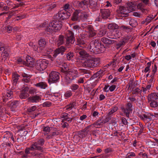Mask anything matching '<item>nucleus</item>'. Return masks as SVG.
Listing matches in <instances>:
<instances>
[{"instance_id":"1","label":"nucleus","mask_w":158,"mask_h":158,"mask_svg":"<svg viewBox=\"0 0 158 158\" xmlns=\"http://www.w3.org/2000/svg\"><path fill=\"white\" fill-rule=\"evenodd\" d=\"M88 49L92 53L98 54L103 52L105 50L106 47L98 40H95L90 42Z\"/></svg>"},{"instance_id":"2","label":"nucleus","mask_w":158,"mask_h":158,"mask_svg":"<svg viewBox=\"0 0 158 158\" xmlns=\"http://www.w3.org/2000/svg\"><path fill=\"white\" fill-rule=\"evenodd\" d=\"M127 8L123 6H119L117 10L119 16L126 17L128 15V13L135 10V5L132 2L128 4Z\"/></svg>"},{"instance_id":"3","label":"nucleus","mask_w":158,"mask_h":158,"mask_svg":"<svg viewBox=\"0 0 158 158\" xmlns=\"http://www.w3.org/2000/svg\"><path fill=\"white\" fill-rule=\"evenodd\" d=\"M62 26V23L59 20H54L50 22L49 26L45 29V31L47 34H50L61 29Z\"/></svg>"},{"instance_id":"4","label":"nucleus","mask_w":158,"mask_h":158,"mask_svg":"<svg viewBox=\"0 0 158 158\" xmlns=\"http://www.w3.org/2000/svg\"><path fill=\"white\" fill-rule=\"evenodd\" d=\"M100 64L98 58H88L82 63V66L86 68H94L99 66Z\"/></svg>"},{"instance_id":"5","label":"nucleus","mask_w":158,"mask_h":158,"mask_svg":"<svg viewBox=\"0 0 158 158\" xmlns=\"http://www.w3.org/2000/svg\"><path fill=\"white\" fill-rule=\"evenodd\" d=\"M65 77V81L67 84H68L72 81L78 76V72L76 69H69L68 73H66Z\"/></svg>"},{"instance_id":"6","label":"nucleus","mask_w":158,"mask_h":158,"mask_svg":"<svg viewBox=\"0 0 158 158\" xmlns=\"http://www.w3.org/2000/svg\"><path fill=\"white\" fill-rule=\"evenodd\" d=\"M48 63V61L47 60L40 59L36 61L35 67L37 70L41 71L47 68Z\"/></svg>"},{"instance_id":"7","label":"nucleus","mask_w":158,"mask_h":158,"mask_svg":"<svg viewBox=\"0 0 158 158\" xmlns=\"http://www.w3.org/2000/svg\"><path fill=\"white\" fill-rule=\"evenodd\" d=\"M65 36L67 44L69 45L74 43L75 39L74 34L72 31L69 30L67 31L65 33Z\"/></svg>"},{"instance_id":"8","label":"nucleus","mask_w":158,"mask_h":158,"mask_svg":"<svg viewBox=\"0 0 158 158\" xmlns=\"http://www.w3.org/2000/svg\"><path fill=\"white\" fill-rule=\"evenodd\" d=\"M89 1V0H82L81 1H75L73 2V4L77 8L84 9L87 7Z\"/></svg>"},{"instance_id":"9","label":"nucleus","mask_w":158,"mask_h":158,"mask_svg":"<svg viewBox=\"0 0 158 158\" xmlns=\"http://www.w3.org/2000/svg\"><path fill=\"white\" fill-rule=\"evenodd\" d=\"M71 15V14L66 10L60 11L56 15V18L58 19L64 20L68 19Z\"/></svg>"},{"instance_id":"10","label":"nucleus","mask_w":158,"mask_h":158,"mask_svg":"<svg viewBox=\"0 0 158 158\" xmlns=\"http://www.w3.org/2000/svg\"><path fill=\"white\" fill-rule=\"evenodd\" d=\"M60 74L57 72L52 71L49 74V78L48 82H56L59 79Z\"/></svg>"},{"instance_id":"11","label":"nucleus","mask_w":158,"mask_h":158,"mask_svg":"<svg viewBox=\"0 0 158 158\" xmlns=\"http://www.w3.org/2000/svg\"><path fill=\"white\" fill-rule=\"evenodd\" d=\"M75 52L78 53L82 57H86L89 56V54L84 49L81 48V46H77L75 47Z\"/></svg>"},{"instance_id":"12","label":"nucleus","mask_w":158,"mask_h":158,"mask_svg":"<svg viewBox=\"0 0 158 158\" xmlns=\"http://www.w3.org/2000/svg\"><path fill=\"white\" fill-rule=\"evenodd\" d=\"M29 90V88L28 87H25L21 91L19 94V98L21 99H25L28 97L29 95L28 93Z\"/></svg>"},{"instance_id":"13","label":"nucleus","mask_w":158,"mask_h":158,"mask_svg":"<svg viewBox=\"0 0 158 158\" xmlns=\"http://www.w3.org/2000/svg\"><path fill=\"white\" fill-rule=\"evenodd\" d=\"M100 13L103 19H106L110 15V12L109 10L108 9H101Z\"/></svg>"},{"instance_id":"14","label":"nucleus","mask_w":158,"mask_h":158,"mask_svg":"<svg viewBox=\"0 0 158 158\" xmlns=\"http://www.w3.org/2000/svg\"><path fill=\"white\" fill-rule=\"evenodd\" d=\"M41 100V97L37 95L32 96H31L27 98L28 102L32 103H37L39 102Z\"/></svg>"},{"instance_id":"15","label":"nucleus","mask_w":158,"mask_h":158,"mask_svg":"<svg viewBox=\"0 0 158 158\" xmlns=\"http://www.w3.org/2000/svg\"><path fill=\"white\" fill-rule=\"evenodd\" d=\"M89 7L93 10H96L99 8L97 2L94 1V0H89Z\"/></svg>"},{"instance_id":"16","label":"nucleus","mask_w":158,"mask_h":158,"mask_svg":"<svg viewBox=\"0 0 158 158\" xmlns=\"http://www.w3.org/2000/svg\"><path fill=\"white\" fill-rule=\"evenodd\" d=\"M66 50V49L65 47L63 46H61L60 47L55 50L53 52L54 54L53 55V56L54 57H56L60 53H61L62 55L63 52Z\"/></svg>"},{"instance_id":"17","label":"nucleus","mask_w":158,"mask_h":158,"mask_svg":"<svg viewBox=\"0 0 158 158\" xmlns=\"http://www.w3.org/2000/svg\"><path fill=\"white\" fill-rule=\"evenodd\" d=\"M85 31L89 33L90 37H93L96 34V33L94 31L93 26L90 25H88Z\"/></svg>"},{"instance_id":"18","label":"nucleus","mask_w":158,"mask_h":158,"mask_svg":"<svg viewBox=\"0 0 158 158\" xmlns=\"http://www.w3.org/2000/svg\"><path fill=\"white\" fill-rule=\"evenodd\" d=\"M80 34L78 38H77V41L78 45H82L81 47L82 48L85 47L86 46L85 39Z\"/></svg>"},{"instance_id":"19","label":"nucleus","mask_w":158,"mask_h":158,"mask_svg":"<svg viewBox=\"0 0 158 158\" xmlns=\"http://www.w3.org/2000/svg\"><path fill=\"white\" fill-rule=\"evenodd\" d=\"M101 40L107 46L110 45L115 42L114 40H111L104 37L102 38Z\"/></svg>"},{"instance_id":"20","label":"nucleus","mask_w":158,"mask_h":158,"mask_svg":"<svg viewBox=\"0 0 158 158\" xmlns=\"http://www.w3.org/2000/svg\"><path fill=\"white\" fill-rule=\"evenodd\" d=\"M26 63L24 64L29 67H32L34 64L33 60L30 56L26 57Z\"/></svg>"},{"instance_id":"21","label":"nucleus","mask_w":158,"mask_h":158,"mask_svg":"<svg viewBox=\"0 0 158 158\" xmlns=\"http://www.w3.org/2000/svg\"><path fill=\"white\" fill-rule=\"evenodd\" d=\"M104 73V71L103 70H100L97 72L96 73L94 74L90 78V79H93L94 78L97 77H99L98 78H100L101 77H102Z\"/></svg>"},{"instance_id":"22","label":"nucleus","mask_w":158,"mask_h":158,"mask_svg":"<svg viewBox=\"0 0 158 158\" xmlns=\"http://www.w3.org/2000/svg\"><path fill=\"white\" fill-rule=\"evenodd\" d=\"M158 99V94L156 93H152L148 96V100L149 101H154Z\"/></svg>"},{"instance_id":"23","label":"nucleus","mask_w":158,"mask_h":158,"mask_svg":"<svg viewBox=\"0 0 158 158\" xmlns=\"http://www.w3.org/2000/svg\"><path fill=\"white\" fill-rule=\"evenodd\" d=\"M39 47L42 51L45 46L46 42L44 39H41L39 41Z\"/></svg>"},{"instance_id":"24","label":"nucleus","mask_w":158,"mask_h":158,"mask_svg":"<svg viewBox=\"0 0 158 158\" xmlns=\"http://www.w3.org/2000/svg\"><path fill=\"white\" fill-rule=\"evenodd\" d=\"M35 85L41 89H45L47 87V84L44 82H40L34 85Z\"/></svg>"},{"instance_id":"25","label":"nucleus","mask_w":158,"mask_h":158,"mask_svg":"<svg viewBox=\"0 0 158 158\" xmlns=\"http://www.w3.org/2000/svg\"><path fill=\"white\" fill-rule=\"evenodd\" d=\"M88 131L89 130H87V128H85L83 130L79 131L78 134L81 136V138H83L87 135Z\"/></svg>"},{"instance_id":"26","label":"nucleus","mask_w":158,"mask_h":158,"mask_svg":"<svg viewBox=\"0 0 158 158\" xmlns=\"http://www.w3.org/2000/svg\"><path fill=\"white\" fill-rule=\"evenodd\" d=\"M64 41L65 38L64 36L62 35H60L57 41V45L59 46L63 44L64 43Z\"/></svg>"},{"instance_id":"27","label":"nucleus","mask_w":158,"mask_h":158,"mask_svg":"<svg viewBox=\"0 0 158 158\" xmlns=\"http://www.w3.org/2000/svg\"><path fill=\"white\" fill-rule=\"evenodd\" d=\"M140 118L144 122H147L151 120V118L150 116L147 115L146 114H143V115H139Z\"/></svg>"},{"instance_id":"28","label":"nucleus","mask_w":158,"mask_h":158,"mask_svg":"<svg viewBox=\"0 0 158 158\" xmlns=\"http://www.w3.org/2000/svg\"><path fill=\"white\" fill-rule=\"evenodd\" d=\"M78 14L79 13L77 11L74 12L71 17V20L74 21L78 20L79 19Z\"/></svg>"},{"instance_id":"29","label":"nucleus","mask_w":158,"mask_h":158,"mask_svg":"<svg viewBox=\"0 0 158 158\" xmlns=\"http://www.w3.org/2000/svg\"><path fill=\"white\" fill-rule=\"evenodd\" d=\"M114 36H113V37L112 36H110L113 38V39H116L118 38H119L121 35V33L119 31H116L114 32Z\"/></svg>"},{"instance_id":"30","label":"nucleus","mask_w":158,"mask_h":158,"mask_svg":"<svg viewBox=\"0 0 158 158\" xmlns=\"http://www.w3.org/2000/svg\"><path fill=\"white\" fill-rule=\"evenodd\" d=\"M13 96L12 92L8 90V91L7 92L6 95L5 96V98L3 99V101L6 102V99L7 100L8 99V98H11L13 97Z\"/></svg>"},{"instance_id":"31","label":"nucleus","mask_w":158,"mask_h":158,"mask_svg":"<svg viewBox=\"0 0 158 158\" xmlns=\"http://www.w3.org/2000/svg\"><path fill=\"white\" fill-rule=\"evenodd\" d=\"M108 28L109 29L114 30L117 29L118 28V26L115 23H110L108 25Z\"/></svg>"},{"instance_id":"32","label":"nucleus","mask_w":158,"mask_h":158,"mask_svg":"<svg viewBox=\"0 0 158 158\" xmlns=\"http://www.w3.org/2000/svg\"><path fill=\"white\" fill-rule=\"evenodd\" d=\"M123 112L126 114V115L127 117H129V114L132 110V109H129L127 107L126 108H123L122 109Z\"/></svg>"},{"instance_id":"33","label":"nucleus","mask_w":158,"mask_h":158,"mask_svg":"<svg viewBox=\"0 0 158 158\" xmlns=\"http://www.w3.org/2000/svg\"><path fill=\"white\" fill-rule=\"evenodd\" d=\"M19 76L17 74L13 73L12 75V78L13 81V82L15 85L16 84L18 80L19 79Z\"/></svg>"},{"instance_id":"34","label":"nucleus","mask_w":158,"mask_h":158,"mask_svg":"<svg viewBox=\"0 0 158 158\" xmlns=\"http://www.w3.org/2000/svg\"><path fill=\"white\" fill-rule=\"evenodd\" d=\"M89 16V14H88L85 12H82L81 16V18L83 21H85L87 19Z\"/></svg>"},{"instance_id":"35","label":"nucleus","mask_w":158,"mask_h":158,"mask_svg":"<svg viewBox=\"0 0 158 158\" xmlns=\"http://www.w3.org/2000/svg\"><path fill=\"white\" fill-rule=\"evenodd\" d=\"M104 124L102 121L100 122L99 120H97L93 124L94 126L96 128H100Z\"/></svg>"},{"instance_id":"36","label":"nucleus","mask_w":158,"mask_h":158,"mask_svg":"<svg viewBox=\"0 0 158 158\" xmlns=\"http://www.w3.org/2000/svg\"><path fill=\"white\" fill-rule=\"evenodd\" d=\"M129 23L133 27H135L138 25L137 21L132 19H131L130 20Z\"/></svg>"},{"instance_id":"37","label":"nucleus","mask_w":158,"mask_h":158,"mask_svg":"<svg viewBox=\"0 0 158 158\" xmlns=\"http://www.w3.org/2000/svg\"><path fill=\"white\" fill-rule=\"evenodd\" d=\"M30 45L32 46L34 50L35 51H37L38 52H41L42 51L41 50V49L39 47H37V46L35 45L34 44L32 43H31L30 44Z\"/></svg>"},{"instance_id":"38","label":"nucleus","mask_w":158,"mask_h":158,"mask_svg":"<svg viewBox=\"0 0 158 158\" xmlns=\"http://www.w3.org/2000/svg\"><path fill=\"white\" fill-rule=\"evenodd\" d=\"M73 56V52H69L66 54L67 58L69 60H72Z\"/></svg>"},{"instance_id":"39","label":"nucleus","mask_w":158,"mask_h":158,"mask_svg":"<svg viewBox=\"0 0 158 158\" xmlns=\"http://www.w3.org/2000/svg\"><path fill=\"white\" fill-rule=\"evenodd\" d=\"M118 108L117 106H114L110 110L108 113V115H111L113 113L116 111L118 110Z\"/></svg>"},{"instance_id":"40","label":"nucleus","mask_w":158,"mask_h":158,"mask_svg":"<svg viewBox=\"0 0 158 158\" xmlns=\"http://www.w3.org/2000/svg\"><path fill=\"white\" fill-rule=\"evenodd\" d=\"M9 53L6 51H4L3 52V53L2 54V60L3 58L5 59V60L6 59V58L9 56Z\"/></svg>"},{"instance_id":"41","label":"nucleus","mask_w":158,"mask_h":158,"mask_svg":"<svg viewBox=\"0 0 158 158\" xmlns=\"http://www.w3.org/2000/svg\"><path fill=\"white\" fill-rule=\"evenodd\" d=\"M62 131H60L58 130V131H54L51 134L52 135L53 137L55 135H61L62 134Z\"/></svg>"},{"instance_id":"42","label":"nucleus","mask_w":158,"mask_h":158,"mask_svg":"<svg viewBox=\"0 0 158 158\" xmlns=\"http://www.w3.org/2000/svg\"><path fill=\"white\" fill-rule=\"evenodd\" d=\"M155 15L154 17H153V15H151L148 16L147 18L145 19V21L147 22L146 24L149 23L151 20L153 19L155 17Z\"/></svg>"},{"instance_id":"43","label":"nucleus","mask_w":158,"mask_h":158,"mask_svg":"<svg viewBox=\"0 0 158 158\" xmlns=\"http://www.w3.org/2000/svg\"><path fill=\"white\" fill-rule=\"evenodd\" d=\"M38 145V144L36 142H35L34 143V146H35V150H39L41 152L43 151V148L40 146Z\"/></svg>"},{"instance_id":"44","label":"nucleus","mask_w":158,"mask_h":158,"mask_svg":"<svg viewBox=\"0 0 158 158\" xmlns=\"http://www.w3.org/2000/svg\"><path fill=\"white\" fill-rule=\"evenodd\" d=\"M128 40L127 37H125L122 39L119 42L122 45H124L127 42Z\"/></svg>"},{"instance_id":"45","label":"nucleus","mask_w":158,"mask_h":158,"mask_svg":"<svg viewBox=\"0 0 158 158\" xmlns=\"http://www.w3.org/2000/svg\"><path fill=\"white\" fill-rule=\"evenodd\" d=\"M151 102L150 103V106L152 107H156L158 106V103L157 102L154 101H151Z\"/></svg>"},{"instance_id":"46","label":"nucleus","mask_w":158,"mask_h":158,"mask_svg":"<svg viewBox=\"0 0 158 158\" xmlns=\"http://www.w3.org/2000/svg\"><path fill=\"white\" fill-rule=\"evenodd\" d=\"M151 62H150L147 63V66L144 69V72L146 73L149 70V68L151 65Z\"/></svg>"},{"instance_id":"47","label":"nucleus","mask_w":158,"mask_h":158,"mask_svg":"<svg viewBox=\"0 0 158 158\" xmlns=\"http://www.w3.org/2000/svg\"><path fill=\"white\" fill-rule=\"evenodd\" d=\"M111 118V117L110 116V115H108V114L106 117V118L103 120L102 121V122H103V124H105V123L108 122Z\"/></svg>"},{"instance_id":"48","label":"nucleus","mask_w":158,"mask_h":158,"mask_svg":"<svg viewBox=\"0 0 158 158\" xmlns=\"http://www.w3.org/2000/svg\"><path fill=\"white\" fill-rule=\"evenodd\" d=\"M122 28V30L125 31H127L128 30L132 29L130 27L124 25L122 26L121 27Z\"/></svg>"},{"instance_id":"49","label":"nucleus","mask_w":158,"mask_h":158,"mask_svg":"<svg viewBox=\"0 0 158 158\" xmlns=\"http://www.w3.org/2000/svg\"><path fill=\"white\" fill-rule=\"evenodd\" d=\"M81 138V136L79 135H75L73 137V139L75 142H78L80 140Z\"/></svg>"},{"instance_id":"50","label":"nucleus","mask_w":158,"mask_h":158,"mask_svg":"<svg viewBox=\"0 0 158 158\" xmlns=\"http://www.w3.org/2000/svg\"><path fill=\"white\" fill-rule=\"evenodd\" d=\"M44 142L45 140L44 139H41L37 141L36 143H37L38 145L42 146L44 144Z\"/></svg>"},{"instance_id":"51","label":"nucleus","mask_w":158,"mask_h":158,"mask_svg":"<svg viewBox=\"0 0 158 158\" xmlns=\"http://www.w3.org/2000/svg\"><path fill=\"white\" fill-rule=\"evenodd\" d=\"M64 69L62 68L61 69V72L62 73H64V77H65L66 73H68V71H69V69L65 67H64Z\"/></svg>"},{"instance_id":"52","label":"nucleus","mask_w":158,"mask_h":158,"mask_svg":"<svg viewBox=\"0 0 158 158\" xmlns=\"http://www.w3.org/2000/svg\"><path fill=\"white\" fill-rule=\"evenodd\" d=\"M15 12L13 11H12L10 13H9V15L6 18V22H7L8 20L10 19L11 17L14 15Z\"/></svg>"},{"instance_id":"53","label":"nucleus","mask_w":158,"mask_h":158,"mask_svg":"<svg viewBox=\"0 0 158 158\" xmlns=\"http://www.w3.org/2000/svg\"><path fill=\"white\" fill-rule=\"evenodd\" d=\"M79 87V86L77 84H73L71 86V89L73 91L75 90L78 89Z\"/></svg>"},{"instance_id":"54","label":"nucleus","mask_w":158,"mask_h":158,"mask_svg":"<svg viewBox=\"0 0 158 158\" xmlns=\"http://www.w3.org/2000/svg\"><path fill=\"white\" fill-rule=\"evenodd\" d=\"M17 61L18 64L21 63L24 65L26 63V62L23 60V59L21 58L18 59Z\"/></svg>"},{"instance_id":"55","label":"nucleus","mask_w":158,"mask_h":158,"mask_svg":"<svg viewBox=\"0 0 158 158\" xmlns=\"http://www.w3.org/2000/svg\"><path fill=\"white\" fill-rule=\"evenodd\" d=\"M29 93L31 94H34V93H36V89H35L31 88L30 89H29L28 91Z\"/></svg>"},{"instance_id":"56","label":"nucleus","mask_w":158,"mask_h":158,"mask_svg":"<svg viewBox=\"0 0 158 158\" xmlns=\"http://www.w3.org/2000/svg\"><path fill=\"white\" fill-rule=\"evenodd\" d=\"M51 103L48 102H46L43 103V106L44 107H49L51 106Z\"/></svg>"},{"instance_id":"57","label":"nucleus","mask_w":158,"mask_h":158,"mask_svg":"<svg viewBox=\"0 0 158 158\" xmlns=\"http://www.w3.org/2000/svg\"><path fill=\"white\" fill-rule=\"evenodd\" d=\"M36 108L35 106H32L31 108H29L27 109V111L29 112H31L35 111Z\"/></svg>"},{"instance_id":"58","label":"nucleus","mask_w":158,"mask_h":158,"mask_svg":"<svg viewBox=\"0 0 158 158\" xmlns=\"http://www.w3.org/2000/svg\"><path fill=\"white\" fill-rule=\"evenodd\" d=\"M75 106V104L72 103L67 106L66 109L68 110L69 109H71L73 107Z\"/></svg>"},{"instance_id":"59","label":"nucleus","mask_w":158,"mask_h":158,"mask_svg":"<svg viewBox=\"0 0 158 158\" xmlns=\"http://www.w3.org/2000/svg\"><path fill=\"white\" fill-rule=\"evenodd\" d=\"M127 156L126 158H131V157L135 156V154L134 152H131L127 154Z\"/></svg>"},{"instance_id":"60","label":"nucleus","mask_w":158,"mask_h":158,"mask_svg":"<svg viewBox=\"0 0 158 158\" xmlns=\"http://www.w3.org/2000/svg\"><path fill=\"white\" fill-rule=\"evenodd\" d=\"M72 93L70 91H67L64 94V96L66 98H69L72 95Z\"/></svg>"},{"instance_id":"61","label":"nucleus","mask_w":158,"mask_h":158,"mask_svg":"<svg viewBox=\"0 0 158 158\" xmlns=\"http://www.w3.org/2000/svg\"><path fill=\"white\" fill-rule=\"evenodd\" d=\"M107 36L108 38H109L110 39H113V38H112L111 37H110V36H112L113 37V36H114V32H112L111 31H109L107 33Z\"/></svg>"},{"instance_id":"62","label":"nucleus","mask_w":158,"mask_h":158,"mask_svg":"<svg viewBox=\"0 0 158 158\" xmlns=\"http://www.w3.org/2000/svg\"><path fill=\"white\" fill-rule=\"evenodd\" d=\"M103 19L101 13H100L99 15L96 18L95 21H98V22L101 21L102 19Z\"/></svg>"},{"instance_id":"63","label":"nucleus","mask_w":158,"mask_h":158,"mask_svg":"<svg viewBox=\"0 0 158 158\" xmlns=\"http://www.w3.org/2000/svg\"><path fill=\"white\" fill-rule=\"evenodd\" d=\"M5 28L6 30H7V31L9 33H10L12 30V27L10 26L5 27Z\"/></svg>"},{"instance_id":"64","label":"nucleus","mask_w":158,"mask_h":158,"mask_svg":"<svg viewBox=\"0 0 158 158\" xmlns=\"http://www.w3.org/2000/svg\"><path fill=\"white\" fill-rule=\"evenodd\" d=\"M122 122L124 125H126L127 124V119L124 117H122L121 118Z\"/></svg>"}]
</instances>
